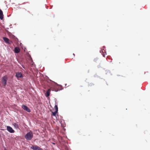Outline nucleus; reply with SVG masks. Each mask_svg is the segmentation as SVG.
<instances>
[{
  "label": "nucleus",
  "mask_w": 150,
  "mask_h": 150,
  "mask_svg": "<svg viewBox=\"0 0 150 150\" xmlns=\"http://www.w3.org/2000/svg\"><path fill=\"white\" fill-rule=\"evenodd\" d=\"M6 129L7 131L11 133H13L15 132L12 128L9 126H7Z\"/></svg>",
  "instance_id": "423d86ee"
},
{
  "label": "nucleus",
  "mask_w": 150,
  "mask_h": 150,
  "mask_svg": "<svg viewBox=\"0 0 150 150\" xmlns=\"http://www.w3.org/2000/svg\"><path fill=\"white\" fill-rule=\"evenodd\" d=\"M57 111H55L54 112H52V115L53 116H55L56 115L57 113Z\"/></svg>",
  "instance_id": "f8f14e48"
},
{
  "label": "nucleus",
  "mask_w": 150,
  "mask_h": 150,
  "mask_svg": "<svg viewBox=\"0 0 150 150\" xmlns=\"http://www.w3.org/2000/svg\"><path fill=\"white\" fill-rule=\"evenodd\" d=\"M55 109V111H58V108L57 105H55L54 107Z\"/></svg>",
  "instance_id": "ddd939ff"
},
{
  "label": "nucleus",
  "mask_w": 150,
  "mask_h": 150,
  "mask_svg": "<svg viewBox=\"0 0 150 150\" xmlns=\"http://www.w3.org/2000/svg\"><path fill=\"white\" fill-rule=\"evenodd\" d=\"M4 150H6V149H5Z\"/></svg>",
  "instance_id": "4468645a"
},
{
  "label": "nucleus",
  "mask_w": 150,
  "mask_h": 150,
  "mask_svg": "<svg viewBox=\"0 0 150 150\" xmlns=\"http://www.w3.org/2000/svg\"><path fill=\"white\" fill-rule=\"evenodd\" d=\"M52 87L50 89H49L46 92L45 96L47 97H49L50 96V92L51 91V89H52V91H57L58 90V88L59 87V86L57 84L55 83H53L52 84Z\"/></svg>",
  "instance_id": "f257e3e1"
},
{
  "label": "nucleus",
  "mask_w": 150,
  "mask_h": 150,
  "mask_svg": "<svg viewBox=\"0 0 150 150\" xmlns=\"http://www.w3.org/2000/svg\"><path fill=\"white\" fill-rule=\"evenodd\" d=\"M16 76L17 78H21L23 77V75L21 73L18 72L16 73Z\"/></svg>",
  "instance_id": "0eeeda50"
},
{
  "label": "nucleus",
  "mask_w": 150,
  "mask_h": 150,
  "mask_svg": "<svg viewBox=\"0 0 150 150\" xmlns=\"http://www.w3.org/2000/svg\"><path fill=\"white\" fill-rule=\"evenodd\" d=\"M31 148L33 150H43V149L37 145L32 146L31 147Z\"/></svg>",
  "instance_id": "20e7f679"
},
{
  "label": "nucleus",
  "mask_w": 150,
  "mask_h": 150,
  "mask_svg": "<svg viewBox=\"0 0 150 150\" xmlns=\"http://www.w3.org/2000/svg\"><path fill=\"white\" fill-rule=\"evenodd\" d=\"M33 137V134L30 131L27 133L25 136V138L27 140H30Z\"/></svg>",
  "instance_id": "f03ea898"
},
{
  "label": "nucleus",
  "mask_w": 150,
  "mask_h": 150,
  "mask_svg": "<svg viewBox=\"0 0 150 150\" xmlns=\"http://www.w3.org/2000/svg\"><path fill=\"white\" fill-rule=\"evenodd\" d=\"M3 39L6 43L10 44L11 43L10 42H11L10 41L9 39L7 38L4 37L3 38Z\"/></svg>",
  "instance_id": "6e6552de"
},
{
  "label": "nucleus",
  "mask_w": 150,
  "mask_h": 150,
  "mask_svg": "<svg viewBox=\"0 0 150 150\" xmlns=\"http://www.w3.org/2000/svg\"><path fill=\"white\" fill-rule=\"evenodd\" d=\"M3 18V15L2 11L0 9V19L2 20Z\"/></svg>",
  "instance_id": "9d476101"
},
{
  "label": "nucleus",
  "mask_w": 150,
  "mask_h": 150,
  "mask_svg": "<svg viewBox=\"0 0 150 150\" xmlns=\"http://www.w3.org/2000/svg\"><path fill=\"white\" fill-rule=\"evenodd\" d=\"M13 125L16 129H18L19 128L18 125L16 123H13L12 124Z\"/></svg>",
  "instance_id": "9b49d317"
},
{
  "label": "nucleus",
  "mask_w": 150,
  "mask_h": 150,
  "mask_svg": "<svg viewBox=\"0 0 150 150\" xmlns=\"http://www.w3.org/2000/svg\"><path fill=\"white\" fill-rule=\"evenodd\" d=\"M20 48L18 47H16L14 48V52L16 53H18L20 52Z\"/></svg>",
  "instance_id": "1a4fd4ad"
},
{
  "label": "nucleus",
  "mask_w": 150,
  "mask_h": 150,
  "mask_svg": "<svg viewBox=\"0 0 150 150\" xmlns=\"http://www.w3.org/2000/svg\"><path fill=\"white\" fill-rule=\"evenodd\" d=\"M22 108L23 109L25 110L27 112H30V109L26 106L24 105H22Z\"/></svg>",
  "instance_id": "39448f33"
},
{
  "label": "nucleus",
  "mask_w": 150,
  "mask_h": 150,
  "mask_svg": "<svg viewBox=\"0 0 150 150\" xmlns=\"http://www.w3.org/2000/svg\"><path fill=\"white\" fill-rule=\"evenodd\" d=\"M8 80V77L6 75L2 78L1 82L4 87L6 86Z\"/></svg>",
  "instance_id": "7ed1b4c3"
}]
</instances>
